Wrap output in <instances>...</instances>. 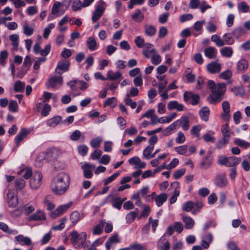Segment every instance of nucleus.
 Listing matches in <instances>:
<instances>
[{"label": "nucleus", "mask_w": 250, "mask_h": 250, "mask_svg": "<svg viewBox=\"0 0 250 250\" xmlns=\"http://www.w3.org/2000/svg\"><path fill=\"white\" fill-rule=\"evenodd\" d=\"M70 182V179L67 173H60L53 179L51 184L52 190L56 195H63L68 190Z\"/></svg>", "instance_id": "obj_1"}, {"label": "nucleus", "mask_w": 250, "mask_h": 250, "mask_svg": "<svg viewBox=\"0 0 250 250\" xmlns=\"http://www.w3.org/2000/svg\"><path fill=\"white\" fill-rule=\"evenodd\" d=\"M208 85L212 94L208 97V101L212 104H215L224 99L226 91V85L224 83L216 84L212 80L208 82Z\"/></svg>", "instance_id": "obj_2"}, {"label": "nucleus", "mask_w": 250, "mask_h": 250, "mask_svg": "<svg viewBox=\"0 0 250 250\" xmlns=\"http://www.w3.org/2000/svg\"><path fill=\"white\" fill-rule=\"evenodd\" d=\"M42 176L41 172L35 171L30 180V187L33 189H37L42 185Z\"/></svg>", "instance_id": "obj_3"}, {"label": "nucleus", "mask_w": 250, "mask_h": 250, "mask_svg": "<svg viewBox=\"0 0 250 250\" xmlns=\"http://www.w3.org/2000/svg\"><path fill=\"white\" fill-rule=\"evenodd\" d=\"M124 201V200H122L120 197H114L112 194H110L104 199L103 204L111 202L114 208L120 210Z\"/></svg>", "instance_id": "obj_4"}, {"label": "nucleus", "mask_w": 250, "mask_h": 250, "mask_svg": "<svg viewBox=\"0 0 250 250\" xmlns=\"http://www.w3.org/2000/svg\"><path fill=\"white\" fill-rule=\"evenodd\" d=\"M104 4V2L101 0L96 6V9L94 11L91 18L93 22H95L102 16L105 10Z\"/></svg>", "instance_id": "obj_5"}, {"label": "nucleus", "mask_w": 250, "mask_h": 250, "mask_svg": "<svg viewBox=\"0 0 250 250\" xmlns=\"http://www.w3.org/2000/svg\"><path fill=\"white\" fill-rule=\"evenodd\" d=\"M70 65V63L68 61L61 60L58 63L55 72L61 75L63 72H66L69 70Z\"/></svg>", "instance_id": "obj_6"}, {"label": "nucleus", "mask_w": 250, "mask_h": 250, "mask_svg": "<svg viewBox=\"0 0 250 250\" xmlns=\"http://www.w3.org/2000/svg\"><path fill=\"white\" fill-rule=\"evenodd\" d=\"M249 66L248 61L244 58L240 59L237 63L236 71L238 74H242L245 72Z\"/></svg>", "instance_id": "obj_7"}, {"label": "nucleus", "mask_w": 250, "mask_h": 250, "mask_svg": "<svg viewBox=\"0 0 250 250\" xmlns=\"http://www.w3.org/2000/svg\"><path fill=\"white\" fill-rule=\"evenodd\" d=\"M31 130L26 128H22L20 132L15 138V143L17 146L20 144L30 134Z\"/></svg>", "instance_id": "obj_8"}, {"label": "nucleus", "mask_w": 250, "mask_h": 250, "mask_svg": "<svg viewBox=\"0 0 250 250\" xmlns=\"http://www.w3.org/2000/svg\"><path fill=\"white\" fill-rule=\"evenodd\" d=\"M82 168L83 171L84 176L86 178H91L93 176L92 170L95 168V166L88 163H85L82 166Z\"/></svg>", "instance_id": "obj_9"}, {"label": "nucleus", "mask_w": 250, "mask_h": 250, "mask_svg": "<svg viewBox=\"0 0 250 250\" xmlns=\"http://www.w3.org/2000/svg\"><path fill=\"white\" fill-rule=\"evenodd\" d=\"M175 122L177 126L181 125L184 130H188L189 128V119L187 116H182L180 119Z\"/></svg>", "instance_id": "obj_10"}, {"label": "nucleus", "mask_w": 250, "mask_h": 250, "mask_svg": "<svg viewBox=\"0 0 250 250\" xmlns=\"http://www.w3.org/2000/svg\"><path fill=\"white\" fill-rule=\"evenodd\" d=\"M213 237L211 233H208L202 237L201 245L203 249H207L212 242Z\"/></svg>", "instance_id": "obj_11"}, {"label": "nucleus", "mask_w": 250, "mask_h": 250, "mask_svg": "<svg viewBox=\"0 0 250 250\" xmlns=\"http://www.w3.org/2000/svg\"><path fill=\"white\" fill-rule=\"evenodd\" d=\"M207 69L211 74L217 73L221 71V65L216 62H211L207 65Z\"/></svg>", "instance_id": "obj_12"}, {"label": "nucleus", "mask_w": 250, "mask_h": 250, "mask_svg": "<svg viewBox=\"0 0 250 250\" xmlns=\"http://www.w3.org/2000/svg\"><path fill=\"white\" fill-rule=\"evenodd\" d=\"M212 157L210 153L203 158L200 163V167L201 168L206 169L209 168L212 164Z\"/></svg>", "instance_id": "obj_13"}, {"label": "nucleus", "mask_w": 250, "mask_h": 250, "mask_svg": "<svg viewBox=\"0 0 250 250\" xmlns=\"http://www.w3.org/2000/svg\"><path fill=\"white\" fill-rule=\"evenodd\" d=\"M45 219L46 216L45 213L40 210L37 211L28 217V220L30 221L44 220Z\"/></svg>", "instance_id": "obj_14"}, {"label": "nucleus", "mask_w": 250, "mask_h": 250, "mask_svg": "<svg viewBox=\"0 0 250 250\" xmlns=\"http://www.w3.org/2000/svg\"><path fill=\"white\" fill-rule=\"evenodd\" d=\"M71 204V203L59 206L53 212L51 213V217L53 218H56L60 216L70 207Z\"/></svg>", "instance_id": "obj_15"}, {"label": "nucleus", "mask_w": 250, "mask_h": 250, "mask_svg": "<svg viewBox=\"0 0 250 250\" xmlns=\"http://www.w3.org/2000/svg\"><path fill=\"white\" fill-rule=\"evenodd\" d=\"M62 76L52 77L48 80L47 87L55 88L57 85H62Z\"/></svg>", "instance_id": "obj_16"}, {"label": "nucleus", "mask_w": 250, "mask_h": 250, "mask_svg": "<svg viewBox=\"0 0 250 250\" xmlns=\"http://www.w3.org/2000/svg\"><path fill=\"white\" fill-rule=\"evenodd\" d=\"M47 156V162L57 159L60 154V150L57 148H52L45 152Z\"/></svg>", "instance_id": "obj_17"}, {"label": "nucleus", "mask_w": 250, "mask_h": 250, "mask_svg": "<svg viewBox=\"0 0 250 250\" xmlns=\"http://www.w3.org/2000/svg\"><path fill=\"white\" fill-rule=\"evenodd\" d=\"M167 108L169 110L175 109L178 111H182L184 110V106L182 104H179L176 101H172L168 103Z\"/></svg>", "instance_id": "obj_18"}, {"label": "nucleus", "mask_w": 250, "mask_h": 250, "mask_svg": "<svg viewBox=\"0 0 250 250\" xmlns=\"http://www.w3.org/2000/svg\"><path fill=\"white\" fill-rule=\"evenodd\" d=\"M182 220L185 223V227L186 229H191L193 227L195 222L190 217L183 214L182 215Z\"/></svg>", "instance_id": "obj_19"}, {"label": "nucleus", "mask_w": 250, "mask_h": 250, "mask_svg": "<svg viewBox=\"0 0 250 250\" xmlns=\"http://www.w3.org/2000/svg\"><path fill=\"white\" fill-rule=\"evenodd\" d=\"M8 204L10 207L15 208L18 204V200L17 196H15L13 193L9 191L7 193Z\"/></svg>", "instance_id": "obj_20"}, {"label": "nucleus", "mask_w": 250, "mask_h": 250, "mask_svg": "<svg viewBox=\"0 0 250 250\" xmlns=\"http://www.w3.org/2000/svg\"><path fill=\"white\" fill-rule=\"evenodd\" d=\"M83 217L84 214L83 213H80L78 211L75 210L70 215V220L72 223L75 225Z\"/></svg>", "instance_id": "obj_21"}, {"label": "nucleus", "mask_w": 250, "mask_h": 250, "mask_svg": "<svg viewBox=\"0 0 250 250\" xmlns=\"http://www.w3.org/2000/svg\"><path fill=\"white\" fill-rule=\"evenodd\" d=\"M120 241V239L119 238V236L117 234H114L112 236L106 241L105 243V248L107 250H109L110 249L111 245L113 244H117Z\"/></svg>", "instance_id": "obj_22"}, {"label": "nucleus", "mask_w": 250, "mask_h": 250, "mask_svg": "<svg viewBox=\"0 0 250 250\" xmlns=\"http://www.w3.org/2000/svg\"><path fill=\"white\" fill-rule=\"evenodd\" d=\"M206 57L209 59L214 58L217 54V50L214 47L209 46L204 50Z\"/></svg>", "instance_id": "obj_23"}, {"label": "nucleus", "mask_w": 250, "mask_h": 250, "mask_svg": "<svg viewBox=\"0 0 250 250\" xmlns=\"http://www.w3.org/2000/svg\"><path fill=\"white\" fill-rule=\"evenodd\" d=\"M167 198V195L165 193H162L154 198L156 204L158 207H161L166 202Z\"/></svg>", "instance_id": "obj_24"}, {"label": "nucleus", "mask_w": 250, "mask_h": 250, "mask_svg": "<svg viewBox=\"0 0 250 250\" xmlns=\"http://www.w3.org/2000/svg\"><path fill=\"white\" fill-rule=\"evenodd\" d=\"M16 240L21 245L29 246L31 244V239L28 237L24 236L22 235H19L15 237Z\"/></svg>", "instance_id": "obj_25"}, {"label": "nucleus", "mask_w": 250, "mask_h": 250, "mask_svg": "<svg viewBox=\"0 0 250 250\" xmlns=\"http://www.w3.org/2000/svg\"><path fill=\"white\" fill-rule=\"evenodd\" d=\"M215 183L218 187L223 188L225 187L227 184V180L225 176L219 175L215 179Z\"/></svg>", "instance_id": "obj_26"}, {"label": "nucleus", "mask_w": 250, "mask_h": 250, "mask_svg": "<svg viewBox=\"0 0 250 250\" xmlns=\"http://www.w3.org/2000/svg\"><path fill=\"white\" fill-rule=\"evenodd\" d=\"M86 45L88 48L91 51H94L97 49V44L94 37L91 36L88 38L86 41Z\"/></svg>", "instance_id": "obj_27"}, {"label": "nucleus", "mask_w": 250, "mask_h": 250, "mask_svg": "<svg viewBox=\"0 0 250 250\" xmlns=\"http://www.w3.org/2000/svg\"><path fill=\"white\" fill-rule=\"evenodd\" d=\"M62 118L60 116H55L49 119L46 123L47 126L54 127L56 126L61 121Z\"/></svg>", "instance_id": "obj_28"}, {"label": "nucleus", "mask_w": 250, "mask_h": 250, "mask_svg": "<svg viewBox=\"0 0 250 250\" xmlns=\"http://www.w3.org/2000/svg\"><path fill=\"white\" fill-rule=\"evenodd\" d=\"M144 18V15L139 9L136 10L134 13L131 15V19L137 22H141Z\"/></svg>", "instance_id": "obj_29"}, {"label": "nucleus", "mask_w": 250, "mask_h": 250, "mask_svg": "<svg viewBox=\"0 0 250 250\" xmlns=\"http://www.w3.org/2000/svg\"><path fill=\"white\" fill-rule=\"evenodd\" d=\"M139 212V209L136 208L134 211H131L127 214L125 217L126 223L130 224L132 223L135 219Z\"/></svg>", "instance_id": "obj_30"}, {"label": "nucleus", "mask_w": 250, "mask_h": 250, "mask_svg": "<svg viewBox=\"0 0 250 250\" xmlns=\"http://www.w3.org/2000/svg\"><path fill=\"white\" fill-rule=\"evenodd\" d=\"M209 109L207 107H203L199 111V115L201 119L205 122H207L208 120L209 115Z\"/></svg>", "instance_id": "obj_31"}, {"label": "nucleus", "mask_w": 250, "mask_h": 250, "mask_svg": "<svg viewBox=\"0 0 250 250\" xmlns=\"http://www.w3.org/2000/svg\"><path fill=\"white\" fill-rule=\"evenodd\" d=\"M241 158L235 156L229 157L228 158L227 166L233 167L239 164Z\"/></svg>", "instance_id": "obj_32"}, {"label": "nucleus", "mask_w": 250, "mask_h": 250, "mask_svg": "<svg viewBox=\"0 0 250 250\" xmlns=\"http://www.w3.org/2000/svg\"><path fill=\"white\" fill-rule=\"evenodd\" d=\"M44 161L47 162L46 153L45 152H42L36 158V165L41 167Z\"/></svg>", "instance_id": "obj_33"}, {"label": "nucleus", "mask_w": 250, "mask_h": 250, "mask_svg": "<svg viewBox=\"0 0 250 250\" xmlns=\"http://www.w3.org/2000/svg\"><path fill=\"white\" fill-rule=\"evenodd\" d=\"M0 229L9 234L15 235L18 233L17 230L9 229L8 226L3 222H0Z\"/></svg>", "instance_id": "obj_34"}, {"label": "nucleus", "mask_w": 250, "mask_h": 250, "mask_svg": "<svg viewBox=\"0 0 250 250\" xmlns=\"http://www.w3.org/2000/svg\"><path fill=\"white\" fill-rule=\"evenodd\" d=\"M156 32V29L153 25L146 24L145 26V33L147 36L152 37Z\"/></svg>", "instance_id": "obj_35"}, {"label": "nucleus", "mask_w": 250, "mask_h": 250, "mask_svg": "<svg viewBox=\"0 0 250 250\" xmlns=\"http://www.w3.org/2000/svg\"><path fill=\"white\" fill-rule=\"evenodd\" d=\"M246 33L244 29L242 27H239L234 29L231 34L237 39H238L241 36H243Z\"/></svg>", "instance_id": "obj_36"}, {"label": "nucleus", "mask_w": 250, "mask_h": 250, "mask_svg": "<svg viewBox=\"0 0 250 250\" xmlns=\"http://www.w3.org/2000/svg\"><path fill=\"white\" fill-rule=\"evenodd\" d=\"M221 132L223 135V137L230 139V128L228 124H225V125H222L221 127Z\"/></svg>", "instance_id": "obj_37"}, {"label": "nucleus", "mask_w": 250, "mask_h": 250, "mask_svg": "<svg viewBox=\"0 0 250 250\" xmlns=\"http://www.w3.org/2000/svg\"><path fill=\"white\" fill-rule=\"evenodd\" d=\"M212 42L215 43L216 46L218 47H222L225 45V42L219 36L217 35H213L211 37Z\"/></svg>", "instance_id": "obj_38"}, {"label": "nucleus", "mask_w": 250, "mask_h": 250, "mask_svg": "<svg viewBox=\"0 0 250 250\" xmlns=\"http://www.w3.org/2000/svg\"><path fill=\"white\" fill-rule=\"evenodd\" d=\"M221 55L227 58H230L233 54V50L230 47H225L220 50Z\"/></svg>", "instance_id": "obj_39"}, {"label": "nucleus", "mask_w": 250, "mask_h": 250, "mask_svg": "<svg viewBox=\"0 0 250 250\" xmlns=\"http://www.w3.org/2000/svg\"><path fill=\"white\" fill-rule=\"evenodd\" d=\"M122 77V74L117 71L114 73H112L111 71L107 73V79L111 81H115Z\"/></svg>", "instance_id": "obj_40"}, {"label": "nucleus", "mask_w": 250, "mask_h": 250, "mask_svg": "<svg viewBox=\"0 0 250 250\" xmlns=\"http://www.w3.org/2000/svg\"><path fill=\"white\" fill-rule=\"evenodd\" d=\"M9 39L12 42L14 48L17 50L19 46V36L16 34H12L9 36Z\"/></svg>", "instance_id": "obj_41"}, {"label": "nucleus", "mask_w": 250, "mask_h": 250, "mask_svg": "<svg viewBox=\"0 0 250 250\" xmlns=\"http://www.w3.org/2000/svg\"><path fill=\"white\" fill-rule=\"evenodd\" d=\"M105 223L104 220H102L100 224L96 225L93 229V234L94 235H99L101 234L103 231V228Z\"/></svg>", "instance_id": "obj_42"}, {"label": "nucleus", "mask_w": 250, "mask_h": 250, "mask_svg": "<svg viewBox=\"0 0 250 250\" xmlns=\"http://www.w3.org/2000/svg\"><path fill=\"white\" fill-rule=\"evenodd\" d=\"M231 33H226L223 36L225 44L231 45L234 42V40L232 37Z\"/></svg>", "instance_id": "obj_43"}, {"label": "nucleus", "mask_w": 250, "mask_h": 250, "mask_svg": "<svg viewBox=\"0 0 250 250\" xmlns=\"http://www.w3.org/2000/svg\"><path fill=\"white\" fill-rule=\"evenodd\" d=\"M86 239V233L85 232H82L80 234V237L78 240L80 243L78 244V248H84L86 247L85 241Z\"/></svg>", "instance_id": "obj_44"}, {"label": "nucleus", "mask_w": 250, "mask_h": 250, "mask_svg": "<svg viewBox=\"0 0 250 250\" xmlns=\"http://www.w3.org/2000/svg\"><path fill=\"white\" fill-rule=\"evenodd\" d=\"M194 204L192 201H188L184 203L182 208L186 212H189L194 208Z\"/></svg>", "instance_id": "obj_45"}, {"label": "nucleus", "mask_w": 250, "mask_h": 250, "mask_svg": "<svg viewBox=\"0 0 250 250\" xmlns=\"http://www.w3.org/2000/svg\"><path fill=\"white\" fill-rule=\"evenodd\" d=\"M214 132L213 131H209L203 135V138L204 140L206 142L214 143L215 141V139L212 136Z\"/></svg>", "instance_id": "obj_46"}, {"label": "nucleus", "mask_w": 250, "mask_h": 250, "mask_svg": "<svg viewBox=\"0 0 250 250\" xmlns=\"http://www.w3.org/2000/svg\"><path fill=\"white\" fill-rule=\"evenodd\" d=\"M80 237V234L76 231L74 230L71 233L70 241L74 245H77L78 243V240Z\"/></svg>", "instance_id": "obj_47"}, {"label": "nucleus", "mask_w": 250, "mask_h": 250, "mask_svg": "<svg viewBox=\"0 0 250 250\" xmlns=\"http://www.w3.org/2000/svg\"><path fill=\"white\" fill-rule=\"evenodd\" d=\"M25 86V83L23 82H22L20 81H18L16 82L14 85V91L16 92H22L24 87Z\"/></svg>", "instance_id": "obj_48"}, {"label": "nucleus", "mask_w": 250, "mask_h": 250, "mask_svg": "<svg viewBox=\"0 0 250 250\" xmlns=\"http://www.w3.org/2000/svg\"><path fill=\"white\" fill-rule=\"evenodd\" d=\"M52 196L48 195L46 196L44 199L43 203L47 206V209L49 210H51L55 208V205L50 202Z\"/></svg>", "instance_id": "obj_49"}, {"label": "nucleus", "mask_w": 250, "mask_h": 250, "mask_svg": "<svg viewBox=\"0 0 250 250\" xmlns=\"http://www.w3.org/2000/svg\"><path fill=\"white\" fill-rule=\"evenodd\" d=\"M102 138L101 137H97L91 140L90 144L93 148L99 147L102 142Z\"/></svg>", "instance_id": "obj_50"}, {"label": "nucleus", "mask_w": 250, "mask_h": 250, "mask_svg": "<svg viewBox=\"0 0 250 250\" xmlns=\"http://www.w3.org/2000/svg\"><path fill=\"white\" fill-rule=\"evenodd\" d=\"M23 33L28 36L32 35L34 32V29L29 26L27 22H25L23 26Z\"/></svg>", "instance_id": "obj_51"}, {"label": "nucleus", "mask_w": 250, "mask_h": 250, "mask_svg": "<svg viewBox=\"0 0 250 250\" xmlns=\"http://www.w3.org/2000/svg\"><path fill=\"white\" fill-rule=\"evenodd\" d=\"M15 188L17 190H21L25 187V182L22 179H16L15 181Z\"/></svg>", "instance_id": "obj_52"}, {"label": "nucleus", "mask_w": 250, "mask_h": 250, "mask_svg": "<svg viewBox=\"0 0 250 250\" xmlns=\"http://www.w3.org/2000/svg\"><path fill=\"white\" fill-rule=\"evenodd\" d=\"M117 104L116 103V99L115 97L109 98H107L104 102V106L105 107L106 106L109 105L112 107H114L116 106Z\"/></svg>", "instance_id": "obj_53"}, {"label": "nucleus", "mask_w": 250, "mask_h": 250, "mask_svg": "<svg viewBox=\"0 0 250 250\" xmlns=\"http://www.w3.org/2000/svg\"><path fill=\"white\" fill-rule=\"evenodd\" d=\"M83 3L80 0H74L72 3V8L73 11H76L83 8Z\"/></svg>", "instance_id": "obj_54"}, {"label": "nucleus", "mask_w": 250, "mask_h": 250, "mask_svg": "<svg viewBox=\"0 0 250 250\" xmlns=\"http://www.w3.org/2000/svg\"><path fill=\"white\" fill-rule=\"evenodd\" d=\"M234 143L236 145L242 147L244 148H247L250 146V143L240 139H236L234 141Z\"/></svg>", "instance_id": "obj_55"}, {"label": "nucleus", "mask_w": 250, "mask_h": 250, "mask_svg": "<svg viewBox=\"0 0 250 250\" xmlns=\"http://www.w3.org/2000/svg\"><path fill=\"white\" fill-rule=\"evenodd\" d=\"M230 139L223 137L221 139L218 140L216 144V147L218 149L223 147L226 145L228 144Z\"/></svg>", "instance_id": "obj_56"}, {"label": "nucleus", "mask_w": 250, "mask_h": 250, "mask_svg": "<svg viewBox=\"0 0 250 250\" xmlns=\"http://www.w3.org/2000/svg\"><path fill=\"white\" fill-rule=\"evenodd\" d=\"M201 129L202 126L200 125H196L191 128L190 132L192 135L199 138L200 137V131Z\"/></svg>", "instance_id": "obj_57"}, {"label": "nucleus", "mask_w": 250, "mask_h": 250, "mask_svg": "<svg viewBox=\"0 0 250 250\" xmlns=\"http://www.w3.org/2000/svg\"><path fill=\"white\" fill-rule=\"evenodd\" d=\"M238 9L239 11L247 13L249 10V6L244 1L241 2L238 4Z\"/></svg>", "instance_id": "obj_58"}, {"label": "nucleus", "mask_w": 250, "mask_h": 250, "mask_svg": "<svg viewBox=\"0 0 250 250\" xmlns=\"http://www.w3.org/2000/svg\"><path fill=\"white\" fill-rule=\"evenodd\" d=\"M154 146H147L143 151V156L145 158L149 159H150V155L151 153L152 150H153Z\"/></svg>", "instance_id": "obj_59"}, {"label": "nucleus", "mask_w": 250, "mask_h": 250, "mask_svg": "<svg viewBox=\"0 0 250 250\" xmlns=\"http://www.w3.org/2000/svg\"><path fill=\"white\" fill-rule=\"evenodd\" d=\"M136 46L139 48H143L145 44V40L140 36H137L134 40Z\"/></svg>", "instance_id": "obj_60"}, {"label": "nucleus", "mask_w": 250, "mask_h": 250, "mask_svg": "<svg viewBox=\"0 0 250 250\" xmlns=\"http://www.w3.org/2000/svg\"><path fill=\"white\" fill-rule=\"evenodd\" d=\"M161 62V56L156 54V52L153 53L151 57V62L154 65H158Z\"/></svg>", "instance_id": "obj_61"}, {"label": "nucleus", "mask_w": 250, "mask_h": 250, "mask_svg": "<svg viewBox=\"0 0 250 250\" xmlns=\"http://www.w3.org/2000/svg\"><path fill=\"white\" fill-rule=\"evenodd\" d=\"M120 174V173L116 172L108 178L104 180V185L106 186L114 181Z\"/></svg>", "instance_id": "obj_62"}, {"label": "nucleus", "mask_w": 250, "mask_h": 250, "mask_svg": "<svg viewBox=\"0 0 250 250\" xmlns=\"http://www.w3.org/2000/svg\"><path fill=\"white\" fill-rule=\"evenodd\" d=\"M8 107L10 111L15 112L18 110V104L16 101H10Z\"/></svg>", "instance_id": "obj_63"}, {"label": "nucleus", "mask_w": 250, "mask_h": 250, "mask_svg": "<svg viewBox=\"0 0 250 250\" xmlns=\"http://www.w3.org/2000/svg\"><path fill=\"white\" fill-rule=\"evenodd\" d=\"M129 247L130 250H146V248L138 243L131 244Z\"/></svg>", "instance_id": "obj_64"}]
</instances>
